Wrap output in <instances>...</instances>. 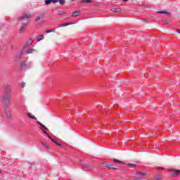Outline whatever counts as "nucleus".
<instances>
[{
    "label": "nucleus",
    "instance_id": "obj_14",
    "mask_svg": "<svg viewBox=\"0 0 180 180\" xmlns=\"http://www.w3.org/2000/svg\"><path fill=\"white\" fill-rule=\"evenodd\" d=\"M79 11H75L72 13V16L73 18H77V16H79Z\"/></svg>",
    "mask_w": 180,
    "mask_h": 180
},
{
    "label": "nucleus",
    "instance_id": "obj_38",
    "mask_svg": "<svg viewBox=\"0 0 180 180\" xmlns=\"http://www.w3.org/2000/svg\"><path fill=\"white\" fill-rule=\"evenodd\" d=\"M123 1V2H127V1H129V0H122Z\"/></svg>",
    "mask_w": 180,
    "mask_h": 180
},
{
    "label": "nucleus",
    "instance_id": "obj_23",
    "mask_svg": "<svg viewBox=\"0 0 180 180\" xmlns=\"http://www.w3.org/2000/svg\"><path fill=\"white\" fill-rule=\"evenodd\" d=\"M65 26H68V24H67V22L59 25V27H65Z\"/></svg>",
    "mask_w": 180,
    "mask_h": 180
},
{
    "label": "nucleus",
    "instance_id": "obj_31",
    "mask_svg": "<svg viewBox=\"0 0 180 180\" xmlns=\"http://www.w3.org/2000/svg\"><path fill=\"white\" fill-rule=\"evenodd\" d=\"M42 131L43 133H44V134H46L48 137L49 136H50L49 134H47V131H46V130H44V129H42Z\"/></svg>",
    "mask_w": 180,
    "mask_h": 180
},
{
    "label": "nucleus",
    "instance_id": "obj_3",
    "mask_svg": "<svg viewBox=\"0 0 180 180\" xmlns=\"http://www.w3.org/2000/svg\"><path fill=\"white\" fill-rule=\"evenodd\" d=\"M32 67V63L30 62H27V60H24L20 63L21 70H27V68H30Z\"/></svg>",
    "mask_w": 180,
    "mask_h": 180
},
{
    "label": "nucleus",
    "instance_id": "obj_4",
    "mask_svg": "<svg viewBox=\"0 0 180 180\" xmlns=\"http://www.w3.org/2000/svg\"><path fill=\"white\" fill-rule=\"evenodd\" d=\"M168 171L172 172V176H179L180 170H176L175 169H168Z\"/></svg>",
    "mask_w": 180,
    "mask_h": 180
},
{
    "label": "nucleus",
    "instance_id": "obj_21",
    "mask_svg": "<svg viewBox=\"0 0 180 180\" xmlns=\"http://www.w3.org/2000/svg\"><path fill=\"white\" fill-rule=\"evenodd\" d=\"M136 175H141L142 176H146V172H137Z\"/></svg>",
    "mask_w": 180,
    "mask_h": 180
},
{
    "label": "nucleus",
    "instance_id": "obj_15",
    "mask_svg": "<svg viewBox=\"0 0 180 180\" xmlns=\"http://www.w3.org/2000/svg\"><path fill=\"white\" fill-rule=\"evenodd\" d=\"M114 162H117L118 164H120V165H124V162H122L117 159H114L113 160Z\"/></svg>",
    "mask_w": 180,
    "mask_h": 180
},
{
    "label": "nucleus",
    "instance_id": "obj_11",
    "mask_svg": "<svg viewBox=\"0 0 180 180\" xmlns=\"http://www.w3.org/2000/svg\"><path fill=\"white\" fill-rule=\"evenodd\" d=\"M49 139H50V140H51V141H53V143H54L55 144H56V146H63V144H61L60 143H58V142L56 141V140H54L53 138H51V136H49Z\"/></svg>",
    "mask_w": 180,
    "mask_h": 180
},
{
    "label": "nucleus",
    "instance_id": "obj_19",
    "mask_svg": "<svg viewBox=\"0 0 180 180\" xmlns=\"http://www.w3.org/2000/svg\"><path fill=\"white\" fill-rule=\"evenodd\" d=\"M44 39V35H39V38L37 39V41H40Z\"/></svg>",
    "mask_w": 180,
    "mask_h": 180
},
{
    "label": "nucleus",
    "instance_id": "obj_37",
    "mask_svg": "<svg viewBox=\"0 0 180 180\" xmlns=\"http://www.w3.org/2000/svg\"><path fill=\"white\" fill-rule=\"evenodd\" d=\"M80 164H81L82 165H83V167H86V164H82V163H81V162H80Z\"/></svg>",
    "mask_w": 180,
    "mask_h": 180
},
{
    "label": "nucleus",
    "instance_id": "obj_20",
    "mask_svg": "<svg viewBox=\"0 0 180 180\" xmlns=\"http://www.w3.org/2000/svg\"><path fill=\"white\" fill-rule=\"evenodd\" d=\"M127 165H128V167H132V168H136V167H137V165L131 163H127Z\"/></svg>",
    "mask_w": 180,
    "mask_h": 180
},
{
    "label": "nucleus",
    "instance_id": "obj_26",
    "mask_svg": "<svg viewBox=\"0 0 180 180\" xmlns=\"http://www.w3.org/2000/svg\"><path fill=\"white\" fill-rule=\"evenodd\" d=\"M25 47L23 46L22 49H21L20 54H21L22 56H23V53H25Z\"/></svg>",
    "mask_w": 180,
    "mask_h": 180
},
{
    "label": "nucleus",
    "instance_id": "obj_18",
    "mask_svg": "<svg viewBox=\"0 0 180 180\" xmlns=\"http://www.w3.org/2000/svg\"><path fill=\"white\" fill-rule=\"evenodd\" d=\"M82 4H91L92 2V0H82Z\"/></svg>",
    "mask_w": 180,
    "mask_h": 180
},
{
    "label": "nucleus",
    "instance_id": "obj_17",
    "mask_svg": "<svg viewBox=\"0 0 180 180\" xmlns=\"http://www.w3.org/2000/svg\"><path fill=\"white\" fill-rule=\"evenodd\" d=\"M37 124H39V126H41L42 129H45V130H47V127H46V126H44V124H43L41 122H37Z\"/></svg>",
    "mask_w": 180,
    "mask_h": 180
},
{
    "label": "nucleus",
    "instance_id": "obj_24",
    "mask_svg": "<svg viewBox=\"0 0 180 180\" xmlns=\"http://www.w3.org/2000/svg\"><path fill=\"white\" fill-rule=\"evenodd\" d=\"M56 32V29H52V30H48L46 33H53Z\"/></svg>",
    "mask_w": 180,
    "mask_h": 180
},
{
    "label": "nucleus",
    "instance_id": "obj_35",
    "mask_svg": "<svg viewBox=\"0 0 180 180\" xmlns=\"http://www.w3.org/2000/svg\"><path fill=\"white\" fill-rule=\"evenodd\" d=\"M67 25H68V26H70V25H74V22H67Z\"/></svg>",
    "mask_w": 180,
    "mask_h": 180
},
{
    "label": "nucleus",
    "instance_id": "obj_39",
    "mask_svg": "<svg viewBox=\"0 0 180 180\" xmlns=\"http://www.w3.org/2000/svg\"><path fill=\"white\" fill-rule=\"evenodd\" d=\"M8 119H11V115H8Z\"/></svg>",
    "mask_w": 180,
    "mask_h": 180
},
{
    "label": "nucleus",
    "instance_id": "obj_16",
    "mask_svg": "<svg viewBox=\"0 0 180 180\" xmlns=\"http://www.w3.org/2000/svg\"><path fill=\"white\" fill-rule=\"evenodd\" d=\"M34 51H36V49H33V48H31L30 49L27 50V54H32V53Z\"/></svg>",
    "mask_w": 180,
    "mask_h": 180
},
{
    "label": "nucleus",
    "instance_id": "obj_33",
    "mask_svg": "<svg viewBox=\"0 0 180 180\" xmlns=\"http://www.w3.org/2000/svg\"><path fill=\"white\" fill-rule=\"evenodd\" d=\"M158 170H160V169H161L162 171H164V169H165L164 167H158Z\"/></svg>",
    "mask_w": 180,
    "mask_h": 180
},
{
    "label": "nucleus",
    "instance_id": "obj_34",
    "mask_svg": "<svg viewBox=\"0 0 180 180\" xmlns=\"http://www.w3.org/2000/svg\"><path fill=\"white\" fill-rule=\"evenodd\" d=\"M163 22H164V23H166L167 25H168V23H169V21H168V20H164Z\"/></svg>",
    "mask_w": 180,
    "mask_h": 180
},
{
    "label": "nucleus",
    "instance_id": "obj_2",
    "mask_svg": "<svg viewBox=\"0 0 180 180\" xmlns=\"http://www.w3.org/2000/svg\"><path fill=\"white\" fill-rule=\"evenodd\" d=\"M1 103H3L4 106H5V108H8V105L12 101V96L11 94H4L1 96Z\"/></svg>",
    "mask_w": 180,
    "mask_h": 180
},
{
    "label": "nucleus",
    "instance_id": "obj_40",
    "mask_svg": "<svg viewBox=\"0 0 180 180\" xmlns=\"http://www.w3.org/2000/svg\"><path fill=\"white\" fill-rule=\"evenodd\" d=\"M136 164H140V162H136Z\"/></svg>",
    "mask_w": 180,
    "mask_h": 180
},
{
    "label": "nucleus",
    "instance_id": "obj_10",
    "mask_svg": "<svg viewBox=\"0 0 180 180\" xmlns=\"http://www.w3.org/2000/svg\"><path fill=\"white\" fill-rule=\"evenodd\" d=\"M110 11L111 12H114L115 13H117L119 12H121L122 11V9L119 8H110Z\"/></svg>",
    "mask_w": 180,
    "mask_h": 180
},
{
    "label": "nucleus",
    "instance_id": "obj_30",
    "mask_svg": "<svg viewBox=\"0 0 180 180\" xmlns=\"http://www.w3.org/2000/svg\"><path fill=\"white\" fill-rule=\"evenodd\" d=\"M64 13H65L63 11H59L58 12V15H64Z\"/></svg>",
    "mask_w": 180,
    "mask_h": 180
},
{
    "label": "nucleus",
    "instance_id": "obj_32",
    "mask_svg": "<svg viewBox=\"0 0 180 180\" xmlns=\"http://www.w3.org/2000/svg\"><path fill=\"white\" fill-rule=\"evenodd\" d=\"M21 86H22V88H25V86H26V83L22 82V83L21 84Z\"/></svg>",
    "mask_w": 180,
    "mask_h": 180
},
{
    "label": "nucleus",
    "instance_id": "obj_9",
    "mask_svg": "<svg viewBox=\"0 0 180 180\" xmlns=\"http://www.w3.org/2000/svg\"><path fill=\"white\" fill-rule=\"evenodd\" d=\"M105 165L109 169H117V168L113 167V165H110V164H108V163H105Z\"/></svg>",
    "mask_w": 180,
    "mask_h": 180
},
{
    "label": "nucleus",
    "instance_id": "obj_29",
    "mask_svg": "<svg viewBox=\"0 0 180 180\" xmlns=\"http://www.w3.org/2000/svg\"><path fill=\"white\" fill-rule=\"evenodd\" d=\"M15 58H17V60H20L22 58V54L19 53L16 56Z\"/></svg>",
    "mask_w": 180,
    "mask_h": 180
},
{
    "label": "nucleus",
    "instance_id": "obj_6",
    "mask_svg": "<svg viewBox=\"0 0 180 180\" xmlns=\"http://www.w3.org/2000/svg\"><path fill=\"white\" fill-rule=\"evenodd\" d=\"M32 44H33V39L30 38L27 41L26 44L24 45V47L27 49V47H29V46H32Z\"/></svg>",
    "mask_w": 180,
    "mask_h": 180
},
{
    "label": "nucleus",
    "instance_id": "obj_25",
    "mask_svg": "<svg viewBox=\"0 0 180 180\" xmlns=\"http://www.w3.org/2000/svg\"><path fill=\"white\" fill-rule=\"evenodd\" d=\"M41 144H42V146H44V147L45 148H49V145H47V143H46V142H42Z\"/></svg>",
    "mask_w": 180,
    "mask_h": 180
},
{
    "label": "nucleus",
    "instance_id": "obj_7",
    "mask_svg": "<svg viewBox=\"0 0 180 180\" xmlns=\"http://www.w3.org/2000/svg\"><path fill=\"white\" fill-rule=\"evenodd\" d=\"M58 0H45V5H50V4H57Z\"/></svg>",
    "mask_w": 180,
    "mask_h": 180
},
{
    "label": "nucleus",
    "instance_id": "obj_28",
    "mask_svg": "<svg viewBox=\"0 0 180 180\" xmlns=\"http://www.w3.org/2000/svg\"><path fill=\"white\" fill-rule=\"evenodd\" d=\"M58 2H59L60 5H64V4H65V0H58Z\"/></svg>",
    "mask_w": 180,
    "mask_h": 180
},
{
    "label": "nucleus",
    "instance_id": "obj_13",
    "mask_svg": "<svg viewBox=\"0 0 180 180\" xmlns=\"http://www.w3.org/2000/svg\"><path fill=\"white\" fill-rule=\"evenodd\" d=\"M157 13L164 14V15H167V16H169L171 15V13L167 12V11H158Z\"/></svg>",
    "mask_w": 180,
    "mask_h": 180
},
{
    "label": "nucleus",
    "instance_id": "obj_1",
    "mask_svg": "<svg viewBox=\"0 0 180 180\" xmlns=\"http://www.w3.org/2000/svg\"><path fill=\"white\" fill-rule=\"evenodd\" d=\"M32 18V15L29 13H25L22 14V16L18 18L19 22H21V24L23 26H27L30 22V19Z\"/></svg>",
    "mask_w": 180,
    "mask_h": 180
},
{
    "label": "nucleus",
    "instance_id": "obj_8",
    "mask_svg": "<svg viewBox=\"0 0 180 180\" xmlns=\"http://www.w3.org/2000/svg\"><path fill=\"white\" fill-rule=\"evenodd\" d=\"M44 15H45L44 13H41L38 15L35 18V22H39V20L43 19V18H44Z\"/></svg>",
    "mask_w": 180,
    "mask_h": 180
},
{
    "label": "nucleus",
    "instance_id": "obj_5",
    "mask_svg": "<svg viewBox=\"0 0 180 180\" xmlns=\"http://www.w3.org/2000/svg\"><path fill=\"white\" fill-rule=\"evenodd\" d=\"M4 92L6 94V95H11V86H4Z\"/></svg>",
    "mask_w": 180,
    "mask_h": 180
},
{
    "label": "nucleus",
    "instance_id": "obj_27",
    "mask_svg": "<svg viewBox=\"0 0 180 180\" xmlns=\"http://www.w3.org/2000/svg\"><path fill=\"white\" fill-rule=\"evenodd\" d=\"M132 180H143V178L134 176L132 177Z\"/></svg>",
    "mask_w": 180,
    "mask_h": 180
},
{
    "label": "nucleus",
    "instance_id": "obj_36",
    "mask_svg": "<svg viewBox=\"0 0 180 180\" xmlns=\"http://www.w3.org/2000/svg\"><path fill=\"white\" fill-rule=\"evenodd\" d=\"M156 179H157V180H161V176H156Z\"/></svg>",
    "mask_w": 180,
    "mask_h": 180
},
{
    "label": "nucleus",
    "instance_id": "obj_22",
    "mask_svg": "<svg viewBox=\"0 0 180 180\" xmlns=\"http://www.w3.org/2000/svg\"><path fill=\"white\" fill-rule=\"evenodd\" d=\"M26 26H27V25L21 26V27L20 29V33H22V32H23V30H25V27H26Z\"/></svg>",
    "mask_w": 180,
    "mask_h": 180
},
{
    "label": "nucleus",
    "instance_id": "obj_12",
    "mask_svg": "<svg viewBox=\"0 0 180 180\" xmlns=\"http://www.w3.org/2000/svg\"><path fill=\"white\" fill-rule=\"evenodd\" d=\"M27 116L30 119H33L34 120H37V117H34V115H32V113L28 112Z\"/></svg>",
    "mask_w": 180,
    "mask_h": 180
}]
</instances>
